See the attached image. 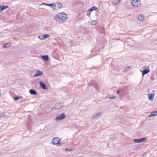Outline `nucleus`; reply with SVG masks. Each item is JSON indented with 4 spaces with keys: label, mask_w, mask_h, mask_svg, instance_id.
<instances>
[{
    "label": "nucleus",
    "mask_w": 157,
    "mask_h": 157,
    "mask_svg": "<svg viewBox=\"0 0 157 157\" xmlns=\"http://www.w3.org/2000/svg\"><path fill=\"white\" fill-rule=\"evenodd\" d=\"M67 19V15L63 12L57 14L54 17L56 21L61 23L65 22Z\"/></svg>",
    "instance_id": "nucleus-1"
},
{
    "label": "nucleus",
    "mask_w": 157,
    "mask_h": 157,
    "mask_svg": "<svg viewBox=\"0 0 157 157\" xmlns=\"http://www.w3.org/2000/svg\"><path fill=\"white\" fill-rule=\"evenodd\" d=\"M143 68L144 70L142 71V70H140V71L142 72V76L145 74H147L150 71L149 67L148 66H144Z\"/></svg>",
    "instance_id": "nucleus-2"
},
{
    "label": "nucleus",
    "mask_w": 157,
    "mask_h": 157,
    "mask_svg": "<svg viewBox=\"0 0 157 157\" xmlns=\"http://www.w3.org/2000/svg\"><path fill=\"white\" fill-rule=\"evenodd\" d=\"M60 139L59 137H55L53 139L52 143L54 145H59L60 146L62 144L61 143H60Z\"/></svg>",
    "instance_id": "nucleus-3"
},
{
    "label": "nucleus",
    "mask_w": 157,
    "mask_h": 157,
    "mask_svg": "<svg viewBox=\"0 0 157 157\" xmlns=\"http://www.w3.org/2000/svg\"><path fill=\"white\" fill-rule=\"evenodd\" d=\"M131 4L132 6L137 7L141 5L140 1L139 0H132Z\"/></svg>",
    "instance_id": "nucleus-4"
},
{
    "label": "nucleus",
    "mask_w": 157,
    "mask_h": 157,
    "mask_svg": "<svg viewBox=\"0 0 157 157\" xmlns=\"http://www.w3.org/2000/svg\"><path fill=\"white\" fill-rule=\"evenodd\" d=\"M54 9L58 10L62 7V5L61 3L56 2L54 3Z\"/></svg>",
    "instance_id": "nucleus-5"
},
{
    "label": "nucleus",
    "mask_w": 157,
    "mask_h": 157,
    "mask_svg": "<svg viewBox=\"0 0 157 157\" xmlns=\"http://www.w3.org/2000/svg\"><path fill=\"white\" fill-rule=\"evenodd\" d=\"M66 116L64 113H61L59 116L57 117L56 118V120L57 121H60L64 119Z\"/></svg>",
    "instance_id": "nucleus-6"
},
{
    "label": "nucleus",
    "mask_w": 157,
    "mask_h": 157,
    "mask_svg": "<svg viewBox=\"0 0 157 157\" xmlns=\"http://www.w3.org/2000/svg\"><path fill=\"white\" fill-rule=\"evenodd\" d=\"M63 106V104L61 103H56L55 104L54 108L56 109H60Z\"/></svg>",
    "instance_id": "nucleus-7"
},
{
    "label": "nucleus",
    "mask_w": 157,
    "mask_h": 157,
    "mask_svg": "<svg viewBox=\"0 0 157 157\" xmlns=\"http://www.w3.org/2000/svg\"><path fill=\"white\" fill-rule=\"evenodd\" d=\"M146 139V138L144 137L139 139H134L133 140L134 142L136 143H140L143 142Z\"/></svg>",
    "instance_id": "nucleus-8"
},
{
    "label": "nucleus",
    "mask_w": 157,
    "mask_h": 157,
    "mask_svg": "<svg viewBox=\"0 0 157 157\" xmlns=\"http://www.w3.org/2000/svg\"><path fill=\"white\" fill-rule=\"evenodd\" d=\"M43 73L40 71L37 70L36 72V74L33 76V77H36L38 76H40L41 75H43Z\"/></svg>",
    "instance_id": "nucleus-9"
},
{
    "label": "nucleus",
    "mask_w": 157,
    "mask_h": 157,
    "mask_svg": "<svg viewBox=\"0 0 157 157\" xmlns=\"http://www.w3.org/2000/svg\"><path fill=\"white\" fill-rule=\"evenodd\" d=\"M39 83L40 84V87L44 89H46V86L45 84L42 81H40Z\"/></svg>",
    "instance_id": "nucleus-10"
},
{
    "label": "nucleus",
    "mask_w": 157,
    "mask_h": 157,
    "mask_svg": "<svg viewBox=\"0 0 157 157\" xmlns=\"http://www.w3.org/2000/svg\"><path fill=\"white\" fill-rule=\"evenodd\" d=\"M155 95V93L154 94H148V97L149 98V99L152 101L154 100V96Z\"/></svg>",
    "instance_id": "nucleus-11"
},
{
    "label": "nucleus",
    "mask_w": 157,
    "mask_h": 157,
    "mask_svg": "<svg viewBox=\"0 0 157 157\" xmlns=\"http://www.w3.org/2000/svg\"><path fill=\"white\" fill-rule=\"evenodd\" d=\"M9 6H7L0 5V12L3 10L8 8Z\"/></svg>",
    "instance_id": "nucleus-12"
},
{
    "label": "nucleus",
    "mask_w": 157,
    "mask_h": 157,
    "mask_svg": "<svg viewBox=\"0 0 157 157\" xmlns=\"http://www.w3.org/2000/svg\"><path fill=\"white\" fill-rule=\"evenodd\" d=\"M157 115V111L151 112L150 115H148V117H151L152 116H155Z\"/></svg>",
    "instance_id": "nucleus-13"
},
{
    "label": "nucleus",
    "mask_w": 157,
    "mask_h": 157,
    "mask_svg": "<svg viewBox=\"0 0 157 157\" xmlns=\"http://www.w3.org/2000/svg\"><path fill=\"white\" fill-rule=\"evenodd\" d=\"M29 93L31 94L36 95L37 94V93L36 91L33 89H31L30 90Z\"/></svg>",
    "instance_id": "nucleus-14"
},
{
    "label": "nucleus",
    "mask_w": 157,
    "mask_h": 157,
    "mask_svg": "<svg viewBox=\"0 0 157 157\" xmlns=\"http://www.w3.org/2000/svg\"><path fill=\"white\" fill-rule=\"evenodd\" d=\"M138 19L140 21H143L144 19V17L143 15H140L138 17Z\"/></svg>",
    "instance_id": "nucleus-15"
},
{
    "label": "nucleus",
    "mask_w": 157,
    "mask_h": 157,
    "mask_svg": "<svg viewBox=\"0 0 157 157\" xmlns=\"http://www.w3.org/2000/svg\"><path fill=\"white\" fill-rule=\"evenodd\" d=\"M42 58L46 61H47L49 59V57L47 55L43 56H42Z\"/></svg>",
    "instance_id": "nucleus-16"
},
{
    "label": "nucleus",
    "mask_w": 157,
    "mask_h": 157,
    "mask_svg": "<svg viewBox=\"0 0 157 157\" xmlns=\"http://www.w3.org/2000/svg\"><path fill=\"white\" fill-rule=\"evenodd\" d=\"M101 114V113H96L93 116L92 118L93 119H94L97 118L99 115H100Z\"/></svg>",
    "instance_id": "nucleus-17"
},
{
    "label": "nucleus",
    "mask_w": 157,
    "mask_h": 157,
    "mask_svg": "<svg viewBox=\"0 0 157 157\" xmlns=\"http://www.w3.org/2000/svg\"><path fill=\"white\" fill-rule=\"evenodd\" d=\"M121 1V0H113L112 3L114 5H116Z\"/></svg>",
    "instance_id": "nucleus-18"
},
{
    "label": "nucleus",
    "mask_w": 157,
    "mask_h": 157,
    "mask_svg": "<svg viewBox=\"0 0 157 157\" xmlns=\"http://www.w3.org/2000/svg\"><path fill=\"white\" fill-rule=\"evenodd\" d=\"M10 46V43H7L4 44L3 47L4 48H8Z\"/></svg>",
    "instance_id": "nucleus-19"
},
{
    "label": "nucleus",
    "mask_w": 157,
    "mask_h": 157,
    "mask_svg": "<svg viewBox=\"0 0 157 157\" xmlns=\"http://www.w3.org/2000/svg\"><path fill=\"white\" fill-rule=\"evenodd\" d=\"M44 36L43 34H41L38 36V37L40 40H43L44 39Z\"/></svg>",
    "instance_id": "nucleus-20"
},
{
    "label": "nucleus",
    "mask_w": 157,
    "mask_h": 157,
    "mask_svg": "<svg viewBox=\"0 0 157 157\" xmlns=\"http://www.w3.org/2000/svg\"><path fill=\"white\" fill-rule=\"evenodd\" d=\"M47 6L51 7L53 9L54 7V3L49 4H47Z\"/></svg>",
    "instance_id": "nucleus-21"
},
{
    "label": "nucleus",
    "mask_w": 157,
    "mask_h": 157,
    "mask_svg": "<svg viewBox=\"0 0 157 157\" xmlns=\"http://www.w3.org/2000/svg\"><path fill=\"white\" fill-rule=\"evenodd\" d=\"M44 39H45L47 38H49L50 36V35L48 34H43Z\"/></svg>",
    "instance_id": "nucleus-22"
},
{
    "label": "nucleus",
    "mask_w": 157,
    "mask_h": 157,
    "mask_svg": "<svg viewBox=\"0 0 157 157\" xmlns=\"http://www.w3.org/2000/svg\"><path fill=\"white\" fill-rule=\"evenodd\" d=\"M71 148L70 147L66 148L65 150L67 151H71Z\"/></svg>",
    "instance_id": "nucleus-23"
},
{
    "label": "nucleus",
    "mask_w": 157,
    "mask_h": 157,
    "mask_svg": "<svg viewBox=\"0 0 157 157\" xmlns=\"http://www.w3.org/2000/svg\"><path fill=\"white\" fill-rule=\"evenodd\" d=\"M108 98L111 99H115L117 97V96L114 97L113 96H110L108 97Z\"/></svg>",
    "instance_id": "nucleus-24"
},
{
    "label": "nucleus",
    "mask_w": 157,
    "mask_h": 157,
    "mask_svg": "<svg viewBox=\"0 0 157 157\" xmlns=\"http://www.w3.org/2000/svg\"><path fill=\"white\" fill-rule=\"evenodd\" d=\"M97 23V22L96 21H94L91 22V24L92 25H94L96 24Z\"/></svg>",
    "instance_id": "nucleus-25"
},
{
    "label": "nucleus",
    "mask_w": 157,
    "mask_h": 157,
    "mask_svg": "<svg viewBox=\"0 0 157 157\" xmlns=\"http://www.w3.org/2000/svg\"><path fill=\"white\" fill-rule=\"evenodd\" d=\"M91 8L92 9V10H93V11L94 10H97L98 9L97 7H96V6H93V7H92Z\"/></svg>",
    "instance_id": "nucleus-26"
},
{
    "label": "nucleus",
    "mask_w": 157,
    "mask_h": 157,
    "mask_svg": "<svg viewBox=\"0 0 157 157\" xmlns=\"http://www.w3.org/2000/svg\"><path fill=\"white\" fill-rule=\"evenodd\" d=\"M91 12H90L88 10L87 12V15L88 16H90V15Z\"/></svg>",
    "instance_id": "nucleus-27"
},
{
    "label": "nucleus",
    "mask_w": 157,
    "mask_h": 157,
    "mask_svg": "<svg viewBox=\"0 0 157 157\" xmlns=\"http://www.w3.org/2000/svg\"><path fill=\"white\" fill-rule=\"evenodd\" d=\"M5 114L4 113H1L0 115V117H4L5 116Z\"/></svg>",
    "instance_id": "nucleus-28"
},
{
    "label": "nucleus",
    "mask_w": 157,
    "mask_h": 157,
    "mask_svg": "<svg viewBox=\"0 0 157 157\" xmlns=\"http://www.w3.org/2000/svg\"><path fill=\"white\" fill-rule=\"evenodd\" d=\"M130 67L128 66L126 67V70L127 71H129L130 70Z\"/></svg>",
    "instance_id": "nucleus-29"
},
{
    "label": "nucleus",
    "mask_w": 157,
    "mask_h": 157,
    "mask_svg": "<svg viewBox=\"0 0 157 157\" xmlns=\"http://www.w3.org/2000/svg\"><path fill=\"white\" fill-rule=\"evenodd\" d=\"M20 98V97H18V96H17V97H16L14 98V99L15 100H17L18 99H19Z\"/></svg>",
    "instance_id": "nucleus-30"
},
{
    "label": "nucleus",
    "mask_w": 157,
    "mask_h": 157,
    "mask_svg": "<svg viewBox=\"0 0 157 157\" xmlns=\"http://www.w3.org/2000/svg\"><path fill=\"white\" fill-rule=\"evenodd\" d=\"M88 11H89L90 12H91L92 11H93V10H92V8H91L90 9H89L88 10Z\"/></svg>",
    "instance_id": "nucleus-31"
},
{
    "label": "nucleus",
    "mask_w": 157,
    "mask_h": 157,
    "mask_svg": "<svg viewBox=\"0 0 157 157\" xmlns=\"http://www.w3.org/2000/svg\"><path fill=\"white\" fill-rule=\"evenodd\" d=\"M47 4L45 3H43L42 4H40L41 5H46V6H47Z\"/></svg>",
    "instance_id": "nucleus-32"
},
{
    "label": "nucleus",
    "mask_w": 157,
    "mask_h": 157,
    "mask_svg": "<svg viewBox=\"0 0 157 157\" xmlns=\"http://www.w3.org/2000/svg\"><path fill=\"white\" fill-rule=\"evenodd\" d=\"M120 92V91L119 90H118L117 91V94H119Z\"/></svg>",
    "instance_id": "nucleus-33"
},
{
    "label": "nucleus",
    "mask_w": 157,
    "mask_h": 157,
    "mask_svg": "<svg viewBox=\"0 0 157 157\" xmlns=\"http://www.w3.org/2000/svg\"><path fill=\"white\" fill-rule=\"evenodd\" d=\"M1 93H0V97L1 96Z\"/></svg>",
    "instance_id": "nucleus-34"
}]
</instances>
